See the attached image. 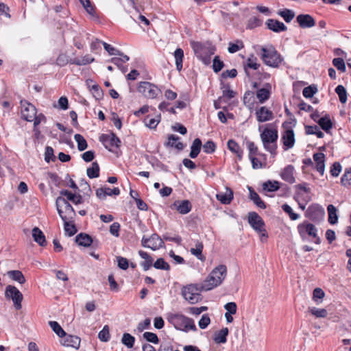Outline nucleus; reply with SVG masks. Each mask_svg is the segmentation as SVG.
Returning <instances> with one entry per match:
<instances>
[{
    "label": "nucleus",
    "mask_w": 351,
    "mask_h": 351,
    "mask_svg": "<svg viewBox=\"0 0 351 351\" xmlns=\"http://www.w3.org/2000/svg\"><path fill=\"white\" fill-rule=\"evenodd\" d=\"M227 275V267L219 265L213 269L209 276L202 282V289L210 291L219 286Z\"/></svg>",
    "instance_id": "nucleus-1"
},
{
    "label": "nucleus",
    "mask_w": 351,
    "mask_h": 351,
    "mask_svg": "<svg viewBox=\"0 0 351 351\" xmlns=\"http://www.w3.org/2000/svg\"><path fill=\"white\" fill-rule=\"evenodd\" d=\"M169 322L177 329L184 332L196 331L197 328L193 319L182 314L175 313L169 315Z\"/></svg>",
    "instance_id": "nucleus-2"
},
{
    "label": "nucleus",
    "mask_w": 351,
    "mask_h": 351,
    "mask_svg": "<svg viewBox=\"0 0 351 351\" xmlns=\"http://www.w3.org/2000/svg\"><path fill=\"white\" fill-rule=\"evenodd\" d=\"M261 58L266 65L273 68L279 67L283 60L282 56L271 45L261 48Z\"/></svg>",
    "instance_id": "nucleus-3"
},
{
    "label": "nucleus",
    "mask_w": 351,
    "mask_h": 351,
    "mask_svg": "<svg viewBox=\"0 0 351 351\" xmlns=\"http://www.w3.org/2000/svg\"><path fill=\"white\" fill-rule=\"evenodd\" d=\"M56 206L63 221H73L75 212L66 199L62 197H58L56 200Z\"/></svg>",
    "instance_id": "nucleus-4"
},
{
    "label": "nucleus",
    "mask_w": 351,
    "mask_h": 351,
    "mask_svg": "<svg viewBox=\"0 0 351 351\" xmlns=\"http://www.w3.org/2000/svg\"><path fill=\"white\" fill-rule=\"evenodd\" d=\"M278 131L276 129L265 128L261 137L265 149L274 154L277 148Z\"/></svg>",
    "instance_id": "nucleus-5"
},
{
    "label": "nucleus",
    "mask_w": 351,
    "mask_h": 351,
    "mask_svg": "<svg viewBox=\"0 0 351 351\" xmlns=\"http://www.w3.org/2000/svg\"><path fill=\"white\" fill-rule=\"evenodd\" d=\"M202 291L204 290L202 289V284L200 285L191 284L182 288V295L190 304H195L200 300L199 293Z\"/></svg>",
    "instance_id": "nucleus-6"
},
{
    "label": "nucleus",
    "mask_w": 351,
    "mask_h": 351,
    "mask_svg": "<svg viewBox=\"0 0 351 351\" xmlns=\"http://www.w3.org/2000/svg\"><path fill=\"white\" fill-rule=\"evenodd\" d=\"M275 155H249L252 168L254 169L268 168L274 162Z\"/></svg>",
    "instance_id": "nucleus-7"
},
{
    "label": "nucleus",
    "mask_w": 351,
    "mask_h": 351,
    "mask_svg": "<svg viewBox=\"0 0 351 351\" xmlns=\"http://www.w3.org/2000/svg\"><path fill=\"white\" fill-rule=\"evenodd\" d=\"M248 223L262 237H267L263 219L256 212L248 213Z\"/></svg>",
    "instance_id": "nucleus-8"
},
{
    "label": "nucleus",
    "mask_w": 351,
    "mask_h": 351,
    "mask_svg": "<svg viewBox=\"0 0 351 351\" xmlns=\"http://www.w3.org/2000/svg\"><path fill=\"white\" fill-rule=\"evenodd\" d=\"M191 47L197 58L201 60L205 65L210 64V58L207 54V45L200 42H193Z\"/></svg>",
    "instance_id": "nucleus-9"
},
{
    "label": "nucleus",
    "mask_w": 351,
    "mask_h": 351,
    "mask_svg": "<svg viewBox=\"0 0 351 351\" xmlns=\"http://www.w3.org/2000/svg\"><path fill=\"white\" fill-rule=\"evenodd\" d=\"M99 141L110 152L118 148L121 145V140L112 132L110 134H103L99 136Z\"/></svg>",
    "instance_id": "nucleus-10"
},
{
    "label": "nucleus",
    "mask_w": 351,
    "mask_h": 351,
    "mask_svg": "<svg viewBox=\"0 0 351 351\" xmlns=\"http://www.w3.org/2000/svg\"><path fill=\"white\" fill-rule=\"evenodd\" d=\"M5 296L12 300L14 306L16 309L21 308L23 295L16 287L8 285L5 288Z\"/></svg>",
    "instance_id": "nucleus-11"
},
{
    "label": "nucleus",
    "mask_w": 351,
    "mask_h": 351,
    "mask_svg": "<svg viewBox=\"0 0 351 351\" xmlns=\"http://www.w3.org/2000/svg\"><path fill=\"white\" fill-rule=\"evenodd\" d=\"M298 233L303 241L307 239V236L316 237L317 228L312 223L304 221L298 226Z\"/></svg>",
    "instance_id": "nucleus-12"
},
{
    "label": "nucleus",
    "mask_w": 351,
    "mask_h": 351,
    "mask_svg": "<svg viewBox=\"0 0 351 351\" xmlns=\"http://www.w3.org/2000/svg\"><path fill=\"white\" fill-rule=\"evenodd\" d=\"M21 105L22 108V118L29 122L33 121L37 113L36 107L26 100H21Z\"/></svg>",
    "instance_id": "nucleus-13"
},
{
    "label": "nucleus",
    "mask_w": 351,
    "mask_h": 351,
    "mask_svg": "<svg viewBox=\"0 0 351 351\" xmlns=\"http://www.w3.org/2000/svg\"><path fill=\"white\" fill-rule=\"evenodd\" d=\"M137 90L147 98L154 99L158 95L157 87L149 82H140Z\"/></svg>",
    "instance_id": "nucleus-14"
},
{
    "label": "nucleus",
    "mask_w": 351,
    "mask_h": 351,
    "mask_svg": "<svg viewBox=\"0 0 351 351\" xmlns=\"http://www.w3.org/2000/svg\"><path fill=\"white\" fill-rule=\"evenodd\" d=\"M324 209L318 205L310 206L306 212V217L314 222L322 221L324 217Z\"/></svg>",
    "instance_id": "nucleus-15"
},
{
    "label": "nucleus",
    "mask_w": 351,
    "mask_h": 351,
    "mask_svg": "<svg viewBox=\"0 0 351 351\" xmlns=\"http://www.w3.org/2000/svg\"><path fill=\"white\" fill-rule=\"evenodd\" d=\"M296 21L301 28H311L315 25V21L308 14H301L297 16Z\"/></svg>",
    "instance_id": "nucleus-16"
},
{
    "label": "nucleus",
    "mask_w": 351,
    "mask_h": 351,
    "mask_svg": "<svg viewBox=\"0 0 351 351\" xmlns=\"http://www.w3.org/2000/svg\"><path fill=\"white\" fill-rule=\"evenodd\" d=\"M265 25L267 29L276 33L285 32L287 29V26L282 22L276 19H269L266 21Z\"/></svg>",
    "instance_id": "nucleus-17"
},
{
    "label": "nucleus",
    "mask_w": 351,
    "mask_h": 351,
    "mask_svg": "<svg viewBox=\"0 0 351 351\" xmlns=\"http://www.w3.org/2000/svg\"><path fill=\"white\" fill-rule=\"evenodd\" d=\"M256 119L259 123L270 121L274 118L272 111L265 106H261L256 111Z\"/></svg>",
    "instance_id": "nucleus-18"
},
{
    "label": "nucleus",
    "mask_w": 351,
    "mask_h": 351,
    "mask_svg": "<svg viewBox=\"0 0 351 351\" xmlns=\"http://www.w3.org/2000/svg\"><path fill=\"white\" fill-rule=\"evenodd\" d=\"M172 207L175 208L180 214L186 215L191 210L192 204L187 199L177 200L173 202Z\"/></svg>",
    "instance_id": "nucleus-19"
},
{
    "label": "nucleus",
    "mask_w": 351,
    "mask_h": 351,
    "mask_svg": "<svg viewBox=\"0 0 351 351\" xmlns=\"http://www.w3.org/2000/svg\"><path fill=\"white\" fill-rule=\"evenodd\" d=\"M282 141L283 143L285 150L291 148L295 143V135L293 130L287 128L282 135Z\"/></svg>",
    "instance_id": "nucleus-20"
},
{
    "label": "nucleus",
    "mask_w": 351,
    "mask_h": 351,
    "mask_svg": "<svg viewBox=\"0 0 351 351\" xmlns=\"http://www.w3.org/2000/svg\"><path fill=\"white\" fill-rule=\"evenodd\" d=\"M119 194L120 190L117 187L112 189L109 187H103L96 190V195L100 199H105L106 196L119 195Z\"/></svg>",
    "instance_id": "nucleus-21"
},
{
    "label": "nucleus",
    "mask_w": 351,
    "mask_h": 351,
    "mask_svg": "<svg viewBox=\"0 0 351 351\" xmlns=\"http://www.w3.org/2000/svg\"><path fill=\"white\" fill-rule=\"evenodd\" d=\"M62 345L66 347H72L77 349L80 346L81 339L75 335H66L63 336Z\"/></svg>",
    "instance_id": "nucleus-22"
},
{
    "label": "nucleus",
    "mask_w": 351,
    "mask_h": 351,
    "mask_svg": "<svg viewBox=\"0 0 351 351\" xmlns=\"http://www.w3.org/2000/svg\"><path fill=\"white\" fill-rule=\"evenodd\" d=\"M294 168L292 165H287L285 167L280 173L281 178L290 184H293L295 182V179L293 176Z\"/></svg>",
    "instance_id": "nucleus-23"
},
{
    "label": "nucleus",
    "mask_w": 351,
    "mask_h": 351,
    "mask_svg": "<svg viewBox=\"0 0 351 351\" xmlns=\"http://www.w3.org/2000/svg\"><path fill=\"white\" fill-rule=\"evenodd\" d=\"M266 86L267 88H261L256 91V97L261 104L265 103L270 97L271 85L266 84Z\"/></svg>",
    "instance_id": "nucleus-24"
},
{
    "label": "nucleus",
    "mask_w": 351,
    "mask_h": 351,
    "mask_svg": "<svg viewBox=\"0 0 351 351\" xmlns=\"http://www.w3.org/2000/svg\"><path fill=\"white\" fill-rule=\"evenodd\" d=\"M32 237L35 242H36L40 246L47 245V241L45 236L43 232L37 227H34L32 229Z\"/></svg>",
    "instance_id": "nucleus-25"
},
{
    "label": "nucleus",
    "mask_w": 351,
    "mask_h": 351,
    "mask_svg": "<svg viewBox=\"0 0 351 351\" xmlns=\"http://www.w3.org/2000/svg\"><path fill=\"white\" fill-rule=\"evenodd\" d=\"M216 198L223 204H229L233 199V192L227 187L226 193H217Z\"/></svg>",
    "instance_id": "nucleus-26"
},
{
    "label": "nucleus",
    "mask_w": 351,
    "mask_h": 351,
    "mask_svg": "<svg viewBox=\"0 0 351 351\" xmlns=\"http://www.w3.org/2000/svg\"><path fill=\"white\" fill-rule=\"evenodd\" d=\"M317 123L320 126V128L326 132H330V130L332 128V123L331 121L330 115L327 113H326L324 116L319 119V120L317 121Z\"/></svg>",
    "instance_id": "nucleus-27"
},
{
    "label": "nucleus",
    "mask_w": 351,
    "mask_h": 351,
    "mask_svg": "<svg viewBox=\"0 0 351 351\" xmlns=\"http://www.w3.org/2000/svg\"><path fill=\"white\" fill-rule=\"evenodd\" d=\"M138 254L142 258L145 259V261L142 262L141 263V265L143 267L145 271L149 270L151 268V267L154 265L153 258H152V256L149 255L147 252H144L143 250H139Z\"/></svg>",
    "instance_id": "nucleus-28"
},
{
    "label": "nucleus",
    "mask_w": 351,
    "mask_h": 351,
    "mask_svg": "<svg viewBox=\"0 0 351 351\" xmlns=\"http://www.w3.org/2000/svg\"><path fill=\"white\" fill-rule=\"evenodd\" d=\"M180 137L175 134H170L168 137V141L165 143L167 146L175 147L178 150L180 151L184 149V145L182 143L179 141Z\"/></svg>",
    "instance_id": "nucleus-29"
},
{
    "label": "nucleus",
    "mask_w": 351,
    "mask_h": 351,
    "mask_svg": "<svg viewBox=\"0 0 351 351\" xmlns=\"http://www.w3.org/2000/svg\"><path fill=\"white\" fill-rule=\"evenodd\" d=\"M75 241L80 246L89 247L93 243V239L88 234L80 233L76 236Z\"/></svg>",
    "instance_id": "nucleus-30"
},
{
    "label": "nucleus",
    "mask_w": 351,
    "mask_h": 351,
    "mask_svg": "<svg viewBox=\"0 0 351 351\" xmlns=\"http://www.w3.org/2000/svg\"><path fill=\"white\" fill-rule=\"evenodd\" d=\"M150 248L152 250H156L162 247L164 245L162 239L159 237L158 234L154 233L149 238Z\"/></svg>",
    "instance_id": "nucleus-31"
},
{
    "label": "nucleus",
    "mask_w": 351,
    "mask_h": 351,
    "mask_svg": "<svg viewBox=\"0 0 351 351\" xmlns=\"http://www.w3.org/2000/svg\"><path fill=\"white\" fill-rule=\"evenodd\" d=\"M250 191V198L254 204H256L258 207L265 209L266 208V205L265 202L261 199L258 194L252 188L248 187Z\"/></svg>",
    "instance_id": "nucleus-32"
},
{
    "label": "nucleus",
    "mask_w": 351,
    "mask_h": 351,
    "mask_svg": "<svg viewBox=\"0 0 351 351\" xmlns=\"http://www.w3.org/2000/svg\"><path fill=\"white\" fill-rule=\"evenodd\" d=\"M325 155H313V158L315 163V169L320 173L324 175L325 170Z\"/></svg>",
    "instance_id": "nucleus-33"
},
{
    "label": "nucleus",
    "mask_w": 351,
    "mask_h": 351,
    "mask_svg": "<svg viewBox=\"0 0 351 351\" xmlns=\"http://www.w3.org/2000/svg\"><path fill=\"white\" fill-rule=\"evenodd\" d=\"M173 56L176 60V69L178 71H180L183 67V59H184V51L181 48H177Z\"/></svg>",
    "instance_id": "nucleus-34"
},
{
    "label": "nucleus",
    "mask_w": 351,
    "mask_h": 351,
    "mask_svg": "<svg viewBox=\"0 0 351 351\" xmlns=\"http://www.w3.org/2000/svg\"><path fill=\"white\" fill-rule=\"evenodd\" d=\"M60 193L61 195L66 196L68 200L71 201L75 204L82 203V197L80 195H76L68 190H62Z\"/></svg>",
    "instance_id": "nucleus-35"
},
{
    "label": "nucleus",
    "mask_w": 351,
    "mask_h": 351,
    "mask_svg": "<svg viewBox=\"0 0 351 351\" xmlns=\"http://www.w3.org/2000/svg\"><path fill=\"white\" fill-rule=\"evenodd\" d=\"M95 61V58H92L89 55H86L82 57L81 59L75 58L70 60V63L72 64H75L77 66H82L88 64Z\"/></svg>",
    "instance_id": "nucleus-36"
},
{
    "label": "nucleus",
    "mask_w": 351,
    "mask_h": 351,
    "mask_svg": "<svg viewBox=\"0 0 351 351\" xmlns=\"http://www.w3.org/2000/svg\"><path fill=\"white\" fill-rule=\"evenodd\" d=\"M278 14L282 17L286 23H290L295 17V12L287 8L279 10Z\"/></svg>",
    "instance_id": "nucleus-37"
},
{
    "label": "nucleus",
    "mask_w": 351,
    "mask_h": 351,
    "mask_svg": "<svg viewBox=\"0 0 351 351\" xmlns=\"http://www.w3.org/2000/svg\"><path fill=\"white\" fill-rule=\"evenodd\" d=\"M8 276L13 280L18 282L20 284L25 282V278L23 273L19 270H11L8 272Z\"/></svg>",
    "instance_id": "nucleus-38"
},
{
    "label": "nucleus",
    "mask_w": 351,
    "mask_h": 351,
    "mask_svg": "<svg viewBox=\"0 0 351 351\" xmlns=\"http://www.w3.org/2000/svg\"><path fill=\"white\" fill-rule=\"evenodd\" d=\"M228 335V328H224L220 330L215 334L214 341L217 343H225L227 341V336Z\"/></svg>",
    "instance_id": "nucleus-39"
},
{
    "label": "nucleus",
    "mask_w": 351,
    "mask_h": 351,
    "mask_svg": "<svg viewBox=\"0 0 351 351\" xmlns=\"http://www.w3.org/2000/svg\"><path fill=\"white\" fill-rule=\"evenodd\" d=\"M328 213V222L330 224H335L338 221V216L337 214V208L332 204H329L327 207Z\"/></svg>",
    "instance_id": "nucleus-40"
},
{
    "label": "nucleus",
    "mask_w": 351,
    "mask_h": 351,
    "mask_svg": "<svg viewBox=\"0 0 351 351\" xmlns=\"http://www.w3.org/2000/svg\"><path fill=\"white\" fill-rule=\"evenodd\" d=\"M243 103L250 109L254 107L255 103L254 92L247 90L243 96Z\"/></svg>",
    "instance_id": "nucleus-41"
},
{
    "label": "nucleus",
    "mask_w": 351,
    "mask_h": 351,
    "mask_svg": "<svg viewBox=\"0 0 351 351\" xmlns=\"http://www.w3.org/2000/svg\"><path fill=\"white\" fill-rule=\"evenodd\" d=\"M204 246L202 242H197L195 244V247H193L190 250L191 253L196 256L200 261H204L205 257L202 255V250Z\"/></svg>",
    "instance_id": "nucleus-42"
},
{
    "label": "nucleus",
    "mask_w": 351,
    "mask_h": 351,
    "mask_svg": "<svg viewBox=\"0 0 351 351\" xmlns=\"http://www.w3.org/2000/svg\"><path fill=\"white\" fill-rule=\"evenodd\" d=\"M280 188V182L278 181L268 180L263 184V189L269 192H274Z\"/></svg>",
    "instance_id": "nucleus-43"
},
{
    "label": "nucleus",
    "mask_w": 351,
    "mask_h": 351,
    "mask_svg": "<svg viewBox=\"0 0 351 351\" xmlns=\"http://www.w3.org/2000/svg\"><path fill=\"white\" fill-rule=\"evenodd\" d=\"M308 312L317 318H324L327 316L328 312L325 308H318L316 307H308Z\"/></svg>",
    "instance_id": "nucleus-44"
},
{
    "label": "nucleus",
    "mask_w": 351,
    "mask_h": 351,
    "mask_svg": "<svg viewBox=\"0 0 351 351\" xmlns=\"http://www.w3.org/2000/svg\"><path fill=\"white\" fill-rule=\"evenodd\" d=\"M335 93L338 95L339 101L341 104H345L347 101V90L343 85H338L335 89Z\"/></svg>",
    "instance_id": "nucleus-45"
},
{
    "label": "nucleus",
    "mask_w": 351,
    "mask_h": 351,
    "mask_svg": "<svg viewBox=\"0 0 351 351\" xmlns=\"http://www.w3.org/2000/svg\"><path fill=\"white\" fill-rule=\"evenodd\" d=\"M87 176L90 178H96L99 176V167L97 162L92 163V166L87 169Z\"/></svg>",
    "instance_id": "nucleus-46"
},
{
    "label": "nucleus",
    "mask_w": 351,
    "mask_h": 351,
    "mask_svg": "<svg viewBox=\"0 0 351 351\" xmlns=\"http://www.w3.org/2000/svg\"><path fill=\"white\" fill-rule=\"evenodd\" d=\"M305 132L306 134H315L318 138H323L324 134L319 130L317 125H306Z\"/></svg>",
    "instance_id": "nucleus-47"
},
{
    "label": "nucleus",
    "mask_w": 351,
    "mask_h": 351,
    "mask_svg": "<svg viewBox=\"0 0 351 351\" xmlns=\"http://www.w3.org/2000/svg\"><path fill=\"white\" fill-rule=\"evenodd\" d=\"M263 20L258 16H252L247 21V29H253L263 25Z\"/></svg>",
    "instance_id": "nucleus-48"
},
{
    "label": "nucleus",
    "mask_w": 351,
    "mask_h": 351,
    "mask_svg": "<svg viewBox=\"0 0 351 351\" xmlns=\"http://www.w3.org/2000/svg\"><path fill=\"white\" fill-rule=\"evenodd\" d=\"M88 88L92 92L93 96L95 98V99L100 100L103 98V90L98 84H93L91 86L88 85Z\"/></svg>",
    "instance_id": "nucleus-49"
},
{
    "label": "nucleus",
    "mask_w": 351,
    "mask_h": 351,
    "mask_svg": "<svg viewBox=\"0 0 351 351\" xmlns=\"http://www.w3.org/2000/svg\"><path fill=\"white\" fill-rule=\"evenodd\" d=\"M49 325L53 330V331L59 337H63L66 335L65 331L62 329L61 326L56 321L49 322Z\"/></svg>",
    "instance_id": "nucleus-50"
},
{
    "label": "nucleus",
    "mask_w": 351,
    "mask_h": 351,
    "mask_svg": "<svg viewBox=\"0 0 351 351\" xmlns=\"http://www.w3.org/2000/svg\"><path fill=\"white\" fill-rule=\"evenodd\" d=\"M317 92V86L315 84L309 85L305 87L302 90V95L305 98H313V95Z\"/></svg>",
    "instance_id": "nucleus-51"
},
{
    "label": "nucleus",
    "mask_w": 351,
    "mask_h": 351,
    "mask_svg": "<svg viewBox=\"0 0 351 351\" xmlns=\"http://www.w3.org/2000/svg\"><path fill=\"white\" fill-rule=\"evenodd\" d=\"M74 138L77 143L78 150L80 152L84 151L87 147V142L84 137L80 134H76L74 136Z\"/></svg>",
    "instance_id": "nucleus-52"
},
{
    "label": "nucleus",
    "mask_w": 351,
    "mask_h": 351,
    "mask_svg": "<svg viewBox=\"0 0 351 351\" xmlns=\"http://www.w3.org/2000/svg\"><path fill=\"white\" fill-rule=\"evenodd\" d=\"M121 342L123 345L127 346L128 348H132L134 346L135 342V338L129 333H124L123 335Z\"/></svg>",
    "instance_id": "nucleus-53"
},
{
    "label": "nucleus",
    "mask_w": 351,
    "mask_h": 351,
    "mask_svg": "<svg viewBox=\"0 0 351 351\" xmlns=\"http://www.w3.org/2000/svg\"><path fill=\"white\" fill-rule=\"evenodd\" d=\"M325 296L324 291L321 288H315L313 292V300L317 304H319L322 302V299Z\"/></svg>",
    "instance_id": "nucleus-54"
},
{
    "label": "nucleus",
    "mask_w": 351,
    "mask_h": 351,
    "mask_svg": "<svg viewBox=\"0 0 351 351\" xmlns=\"http://www.w3.org/2000/svg\"><path fill=\"white\" fill-rule=\"evenodd\" d=\"M160 114H158L157 116V118H150L149 116H147L145 119L144 122L147 127L154 129L156 128L157 125L160 121Z\"/></svg>",
    "instance_id": "nucleus-55"
},
{
    "label": "nucleus",
    "mask_w": 351,
    "mask_h": 351,
    "mask_svg": "<svg viewBox=\"0 0 351 351\" xmlns=\"http://www.w3.org/2000/svg\"><path fill=\"white\" fill-rule=\"evenodd\" d=\"M153 266L157 269H162L165 271H169L170 269L169 263L166 262L163 258H158L154 263Z\"/></svg>",
    "instance_id": "nucleus-56"
},
{
    "label": "nucleus",
    "mask_w": 351,
    "mask_h": 351,
    "mask_svg": "<svg viewBox=\"0 0 351 351\" xmlns=\"http://www.w3.org/2000/svg\"><path fill=\"white\" fill-rule=\"evenodd\" d=\"M73 222V221H64V230L69 237L73 236L77 232V229Z\"/></svg>",
    "instance_id": "nucleus-57"
},
{
    "label": "nucleus",
    "mask_w": 351,
    "mask_h": 351,
    "mask_svg": "<svg viewBox=\"0 0 351 351\" xmlns=\"http://www.w3.org/2000/svg\"><path fill=\"white\" fill-rule=\"evenodd\" d=\"M53 107L60 110H66L69 108V100L66 96L59 98L58 104H53Z\"/></svg>",
    "instance_id": "nucleus-58"
},
{
    "label": "nucleus",
    "mask_w": 351,
    "mask_h": 351,
    "mask_svg": "<svg viewBox=\"0 0 351 351\" xmlns=\"http://www.w3.org/2000/svg\"><path fill=\"white\" fill-rule=\"evenodd\" d=\"M98 338L101 341L107 342L110 340V329L108 325H105L99 332Z\"/></svg>",
    "instance_id": "nucleus-59"
},
{
    "label": "nucleus",
    "mask_w": 351,
    "mask_h": 351,
    "mask_svg": "<svg viewBox=\"0 0 351 351\" xmlns=\"http://www.w3.org/2000/svg\"><path fill=\"white\" fill-rule=\"evenodd\" d=\"M224 66V63L222 60H220L219 56H216L214 57L213 60V69L215 73H219L222 70Z\"/></svg>",
    "instance_id": "nucleus-60"
},
{
    "label": "nucleus",
    "mask_w": 351,
    "mask_h": 351,
    "mask_svg": "<svg viewBox=\"0 0 351 351\" xmlns=\"http://www.w3.org/2000/svg\"><path fill=\"white\" fill-rule=\"evenodd\" d=\"M244 47L243 43L241 40H237L236 43H230L228 48V51L230 53H234L239 51Z\"/></svg>",
    "instance_id": "nucleus-61"
},
{
    "label": "nucleus",
    "mask_w": 351,
    "mask_h": 351,
    "mask_svg": "<svg viewBox=\"0 0 351 351\" xmlns=\"http://www.w3.org/2000/svg\"><path fill=\"white\" fill-rule=\"evenodd\" d=\"M147 160L152 165L153 167H157L161 169H165V166L156 159L153 155H145Z\"/></svg>",
    "instance_id": "nucleus-62"
},
{
    "label": "nucleus",
    "mask_w": 351,
    "mask_h": 351,
    "mask_svg": "<svg viewBox=\"0 0 351 351\" xmlns=\"http://www.w3.org/2000/svg\"><path fill=\"white\" fill-rule=\"evenodd\" d=\"M202 148V141L200 138H197L193 141L191 146V152L189 154H199Z\"/></svg>",
    "instance_id": "nucleus-63"
},
{
    "label": "nucleus",
    "mask_w": 351,
    "mask_h": 351,
    "mask_svg": "<svg viewBox=\"0 0 351 351\" xmlns=\"http://www.w3.org/2000/svg\"><path fill=\"white\" fill-rule=\"evenodd\" d=\"M341 183L343 186H347L351 185V169H346L341 178Z\"/></svg>",
    "instance_id": "nucleus-64"
}]
</instances>
